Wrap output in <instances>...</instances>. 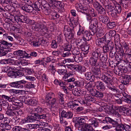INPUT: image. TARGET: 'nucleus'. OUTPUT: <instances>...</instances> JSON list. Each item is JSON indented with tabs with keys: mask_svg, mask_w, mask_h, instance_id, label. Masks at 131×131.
Instances as JSON below:
<instances>
[{
	"mask_svg": "<svg viewBox=\"0 0 131 131\" xmlns=\"http://www.w3.org/2000/svg\"><path fill=\"white\" fill-rule=\"evenodd\" d=\"M73 60L72 59H70L69 58L68 59H65L63 60V63H66L67 64H69V63L70 62H73Z\"/></svg>",
	"mask_w": 131,
	"mask_h": 131,
	"instance_id": "64",
	"label": "nucleus"
},
{
	"mask_svg": "<svg viewBox=\"0 0 131 131\" xmlns=\"http://www.w3.org/2000/svg\"><path fill=\"white\" fill-rule=\"evenodd\" d=\"M102 79L107 85H112L113 80L112 77L109 74H102L101 77Z\"/></svg>",
	"mask_w": 131,
	"mask_h": 131,
	"instance_id": "9",
	"label": "nucleus"
},
{
	"mask_svg": "<svg viewBox=\"0 0 131 131\" xmlns=\"http://www.w3.org/2000/svg\"><path fill=\"white\" fill-rule=\"evenodd\" d=\"M100 58L101 62L105 63L107 59V56L106 54H100Z\"/></svg>",
	"mask_w": 131,
	"mask_h": 131,
	"instance_id": "41",
	"label": "nucleus"
},
{
	"mask_svg": "<svg viewBox=\"0 0 131 131\" xmlns=\"http://www.w3.org/2000/svg\"><path fill=\"white\" fill-rule=\"evenodd\" d=\"M102 3L105 6V9L108 12H111L115 8V5L112 1H109L108 0H104Z\"/></svg>",
	"mask_w": 131,
	"mask_h": 131,
	"instance_id": "6",
	"label": "nucleus"
},
{
	"mask_svg": "<svg viewBox=\"0 0 131 131\" xmlns=\"http://www.w3.org/2000/svg\"><path fill=\"white\" fill-rule=\"evenodd\" d=\"M113 47L112 46L111 49L110 51V55L111 58H113L115 57L116 52L115 48H113Z\"/></svg>",
	"mask_w": 131,
	"mask_h": 131,
	"instance_id": "43",
	"label": "nucleus"
},
{
	"mask_svg": "<svg viewBox=\"0 0 131 131\" xmlns=\"http://www.w3.org/2000/svg\"><path fill=\"white\" fill-rule=\"evenodd\" d=\"M72 48L71 45L67 43L64 44L63 47L64 50L66 51H70Z\"/></svg>",
	"mask_w": 131,
	"mask_h": 131,
	"instance_id": "39",
	"label": "nucleus"
},
{
	"mask_svg": "<svg viewBox=\"0 0 131 131\" xmlns=\"http://www.w3.org/2000/svg\"><path fill=\"white\" fill-rule=\"evenodd\" d=\"M85 78L87 80H90L91 81H93L95 78L94 76L92 75L90 72H88L85 74Z\"/></svg>",
	"mask_w": 131,
	"mask_h": 131,
	"instance_id": "30",
	"label": "nucleus"
},
{
	"mask_svg": "<svg viewBox=\"0 0 131 131\" xmlns=\"http://www.w3.org/2000/svg\"><path fill=\"white\" fill-rule=\"evenodd\" d=\"M107 87L110 90H111L115 93H116L117 91V88L112 86V85H107Z\"/></svg>",
	"mask_w": 131,
	"mask_h": 131,
	"instance_id": "47",
	"label": "nucleus"
},
{
	"mask_svg": "<svg viewBox=\"0 0 131 131\" xmlns=\"http://www.w3.org/2000/svg\"><path fill=\"white\" fill-rule=\"evenodd\" d=\"M32 4H25L21 6V8L24 10L28 12H31L34 10V8L32 6Z\"/></svg>",
	"mask_w": 131,
	"mask_h": 131,
	"instance_id": "16",
	"label": "nucleus"
},
{
	"mask_svg": "<svg viewBox=\"0 0 131 131\" xmlns=\"http://www.w3.org/2000/svg\"><path fill=\"white\" fill-rule=\"evenodd\" d=\"M22 17H23L22 18H23L22 19H23L22 20V23H24L29 24H32L34 23L32 20L29 19L27 17L24 16H23Z\"/></svg>",
	"mask_w": 131,
	"mask_h": 131,
	"instance_id": "35",
	"label": "nucleus"
},
{
	"mask_svg": "<svg viewBox=\"0 0 131 131\" xmlns=\"http://www.w3.org/2000/svg\"><path fill=\"white\" fill-rule=\"evenodd\" d=\"M75 7L78 11L84 14H90L93 17H96L97 15L96 11L92 8H88L86 6L82 5L80 3L77 4Z\"/></svg>",
	"mask_w": 131,
	"mask_h": 131,
	"instance_id": "3",
	"label": "nucleus"
},
{
	"mask_svg": "<svg viewBox=\"0 0 131 131\" xmlns=\"http://www.w3.org/2000/svg\"><path fill=\"white\" fill-rule=\"evenodd\" d=\"M26 82L24 80L12 82L9 84L12 87L18 89H21L23 87V85L25 84Z\"/></svg>",
	"mask_w": 131,
	"mask_h": 131,
	"instance_id": "7",
	"label": "nucleus"
},
{
	"mask_svg": "<svg viewBox=\"0 0 131 131\" xmlns=\"http://www.w3.org/2000/svg\"><path fill=\"white\" fill-rule=\"evenodd\" d=\"M23 16H18L17 15H16L14 17V20L15 21L17 22L18 23L20 24L21 23H22V19L23 18L22 17Z\"/></svg>",
	"mask_w": 131,
	"mask_h": 131,
	"instance_id": "36",
	"label": "nucleus"
},
{
	"mask_svg": "<svg viewBox=\"0 0 131 131\" xmlns=\"http://www.w3.org/2000/svg\"><path fill=\"white\" fill-rule=\"evenodd\" d=\"M85 87L92 94L94 90L95 89L94 88V85L93 83L91 82H89L85 85Z\"/></svg>",
	"mask_w": 131,
	"mask_h": 131,
	"instance_id": "23",
	"label": "nucleus"
},
{
	"mask_svg": "<svg viewBox=\"0 0 131 131\" xmlns=\"http://www.w3.org/2000/svg\"><path fill=\"white\" fill-rule=\"evenodd\" d=\"M8 122H6L7 121L6 119L4 123H1L0 125L1 127L5 128L6 130H10L11 128V126L9 124L10 122V121L9 119H8Z\"/></svg>",
	"mask_w": 131,
	"mask_h": 131,
	"instance_id": "22",
	"label": "nucleus"
},
{
	"mask_svg": "<svg viewBox=\"0 0 131 131\" xmlns=\"http://www.w3.org/2000/svg\"><path fill=\"white\" fill-rule=\"evenodd\" d=\"M2 71L4 72H8L7 75L12 78H18L21 77L24 75L23 72L12 67H5L3 68Z\"/></svg>",
	"mask_w": 131,
	"mask_h": 131,
	"instance_id": "2",
	"label": "nucleus"
},
{
	"mask_svg": "<svg viewBox=\"0 0 131 131\" xmlns=\"http://www.w3.org/2000/svg\"><path fill=\"white\" fill-rule=\"evenodd\" d=\"M123 56L121 55V54L120 53H117L116 54L115 57L116 60L117 61L119 62L122 60L123 58Z\"/></svg>",
	"mask_w": 131,
	"mask_h": 131,
	"instance_id": "60",
	"label": "nucleus"
},
{
	"mask_svg": "<svg viewBox=\"0 0 131 131\" xmlns=\"http://www.w3.org/2000/svg\"><path fill=\"white\" fill-rule=\"evenodd\" d=\"M10 91L14 93V95H20L22 94L23 91L22 90L12 89Z\"/></svg>",
	"mask_w": 131,
	"mask_h": 131,
	"instance_id": "50",
	"label": "nucleus"
},
{
	"mask_svg": "<svg viewBox=\"0 0 131 131\" xmlns=\"http://www.w3.org/2000/svg\"><path fill=\"white\" fill-rule=\"evenodd\" d=\"M84 42V41L81 39L79 41H78L77 44V47L82 49L84 45H85V43Z\"/></svg>",
	"mask_w": 131,
	"mask_h": 131,
	"instance_id": "38",
	"label": "nucleus"
},
{
	"mask_svg": "<svg viewBox=\"0 0 131 131\" xmlns=\"http://www.w3.org/2000/svg\"><path fill=\"white\" fill-rule=\"evenodd\" d=\"M73 32H74V30L73 29H72L71 31H66L63 32L66 37H67L69 39H72L74 38V34L73 33Z\"/></svg>",
	"mask_w": 131,
	"mask_h": 131,
	"instance_id": "25",
	"label": "nucleus"
},
{
	"mask_svg": "<svg viewBox=\"0 0 131 131\" xmlns=\"http://www.w3.org/2000/svg\"><path fill=\"white\" fill-rule=\"evenodd\" d=\"M121 77L123 79L122 83L125 85L128 84L129 82L131 81V75H126L125 74Z\"/></svg>",
	"mask_w": 131,
	"mask_h": 131,
	"instance_id": "15",
	"label": "nucleus"
},
{
	"mask_svg": "<svg viewBox=\"0 0 131 131\" xmlns=\"http://www.w3.org/2000/svg\"><path fill=\"white\" fill-rule=\"evenodd\" d=\"M92 95L94 96L97 97L102 98L103 96V93L102 92L94 90L92 94Z\"/></svg>",
	"mask_w": 131,
	"mask_h": 131,
	"instance_id": "28",
	"label": "nucleus"
},
{
	"mask_svg": "<svg viewBox=\"0 0 131 131\" xmlns=\"http://www.w3.org/2000/svg\"><path fill=\"white\" fill-rule=\"evenodd\" d=\"M92 71L94 74L98 76L100 75L101 77L102 76V75L101 74L100 70L99 68L94 67L92 68Z\"/></svg>",
	"mask_w": 131,
	"mask_h": 131,
	"instance_id": "34",
	"label": "nucleus"
},
{
	"mask_svg": "<svg viewBox=\"0 0 131 131\" xmlns=\"http://www.w3.org/2000/svg\"><path fill=\"white\" fill-rule=\"evenodd\" d=\"M30 110L29 111V113L28 115V116L27 117L28 122H32L35 121H39L40 120L39 118H38L35 115H31L30 114Z\"/></svg>",
	"mask_w": 131,
	"mask_h": 131,
	"instance_id": "19",
	"label": "nucleus"
},
{
	"mask_svg": "<svg viewBox=\"0 0 131 131\" xmlns=\"http://www.w3.org/2000/svg\"><path fill=\"white\" fill-rule=\"evenodd\" d=\"M95 84L97 88L99 90L103 91L105 90V87L103 82L101 81H98L95 82Z\"/></svg>",
	"mask_w": 131,
	"mask_h": 131,
	"instance_id": "18",
	"label": "nucleus"
},
{
	"mask_svg": "<svg viewBox=\"0 0 131 131\" xmlns=\"http://www.w3.org/2000/svg\"><path fill=\"white\" fill-rule=\"evenodd\" d=\"M93 35L92 34L90 31L89 32L85 30L83 33L82 38L83 40L88 41L91 39L92 36Z\"/></svg>",
	"mask_w": 131,
	"mask_h": 131,
	"instance_id": "14",
	"label": "nucleus"
},
{
	"mask_svg": "<svg viewBox=\"0 0 131 131\" xmlns=\"http://www.w3.org/2000/svg\"><path fill=\"white\" fill-rule=\"evenodd\" d=\"M112 46H114V44L111 42L108 43L107 45H104L103 47V51L104 53H107L110 51L111 49Z\"/></svg>",
	"mask_w": 131,
	"mask_h": 131,
	"instance_id": "17",
	"label": "nucleus"
},
{
	"mask_svg": "<svg viewBox=\"0 0 131 131\" xmlns=\"http://www.w3.org/2000/svg\"><path fill=\"white\" fill-rule=\"evenodd\" d=\"M24 102L26 104L32 105L36 104L37 102V101L34 98L30 99L28 97L27 98H26L25 99Z\"/></svg>",
	"mask_w": 131,
	"mask_h": 131,
	"instance_id": "20",
	"label": "nucleus"
},
{
	"mask_svg": "<svg viewBox=\"0 0 131 131\" xmlns=\"http://www.w3.org/2000/svg\"><path fill=\"white\" fill-rule=\"evenodd\" d=\"M4 49L0 48V56L2 57L5 56L8 53L6 50H4Z\"/></svg>",
	"mask_w": 131,
	"mask_h": 131,
	"instance_id": "58",
	"label": "nucleus"
},
{
	"mask_svg": "<svg viewBox=\"0 0 131 131\" xmlns=\"http://www.w3.org/2000/svg\"><path fill=\"white\" fill-rule=\"evenodd\" d=\"M79 120L77 121V125H79L78 127H79L81 126L82 127V126H83L85 124H86V123H85V120L84 118H82L80 117L79 118Z\"/></svg>",
	"mask_w": 131,
	"mask_h": 131,
	"instance_id": "33",
	"label": "nucleus"
},
{
	"mask_svg": "<svg viewBox=\"0 0 131 131\" xmlns=\"http://www.w3.org/2000/svg\"><path fill=\"white\" fill-rule=\"evenodd\" d=\"M90 124L91 126H92L94 127L97 128L99 126V123L96 119L95 118H93L90 119L89 120Z\"/></svg>",
	"mask_w": 131,
	"mask_h": 131,
	"instance_id": "24",
	"label": "nucleus"
},
{
	"mask_svg": "<svg viewBox=\"0 0 131 131\" xmlns=\"http://www.w3.org/2000/svg\"><path fill=\"white\" fill-rule=\"evenodd\" d=\"M73 114L70 111L67 112L63 110L61 112V116L62 117L67 118H71L73 117Z\"/></svg>",
	"mask_w": 131,
	"mask_h": 131,
	"instance_id": "21",
	"label": "nucleus"
},
{
	"mask_svg": "<svg viewBox=\"0 0 131 131\" xmlns=\"http://www.w3.org/2000/svg\"><path fill=\"white\" fill-rule=\"evenodd\" d=\"M10 102H13V104L16 105H19L21 103L20 101L17 99H15V97L12 96Z\"/></svg>",
	"mask_w": 131,
	"mask_h": 131,
	"instance_id": "44",
	"label": "nucleus"
},
{
	"mask_svg": "<svg viewBox=\"0 0 131 131\" xmlns=\"http://www.w3.org/2000/svg\"><path fill=\"white\" fill-rule=\"evenodd\" d=\"M106 42V38L105 36L101 38H99L95 41L96 44L101 47H102L104 45H105Z\"/></svg>",
	"mask_w": 131,
	"mask_h": 131,
	"instance_id": "13",
	"label": "nucleus"
},
{
	"mask_svg": "<svg viewBox=\"0 0 131 131\" xmlns=\"http://www.w3.org/2000/svg\"><path fill=\"white\" fill-rule=\"evenodd\" d=\"M29 109L30 110V113L31 115H36L40 120L45 119L48 116V114L45 113V109L41 107H38L33 109L30 108Z\"/></svg>",
	"mask_w": 131,
	"mask_h": 131,
	"instance_id": "4",
	"label": "nucleus"
},
{
	"mask_svg": "<svg viewBox=\"0 0 131 131\" xmlns=\"http://www.w3.org/2000/svg\"><path fill=\"white\" fill-rule=\"evenodd\" d=\"M51 95L49 94L47 95L45 98V100L47 103H48L52 107L55 111H57L59 110V105L56 99L53 98L51 99Z\"/></svg>",
	"mask_w": 131,
	"mask_h": 131,
	"instance_id": "5",
	"label": "nucleus"
},
{
	"mask_svg": "<svg viewBox=\"0 0 131 131\" xmlns=\"http://www.w3.org/2000/svg\"><path fill=\"white\" fill-rule=\"evenodd\" d=\"M103 122L104 123H111L112 124V126L113 127H116L118 124L117 121L108 117H105V119L103 120Z\"/></svg>",
	"mask_w": 131,
	"mask_h": 131,
	"instance_id": "10",
	"label": "nucleus"
},
{
	"mask_svg": "<svg viewBox=\"0 0 131 131\" xmlns=\"http://www.w3.org/2000/svg\"><path fill=\"white\" fill-rule=\"evenodd\" d=\"M0 97H2L3 99V100H4L6 101H8L10 102L12 96H9L5 94H2L0 95Z\"/></svg>",
	"mask_w": 131,
	"mask_h": 131,
	"instance_id": "42",
	"label": "nucleus"
},
{
	"mask_svg": "<svg viewBox=\"0 0 131 131\" xmlns=\"http://www.w3.org/2000/svg\"><path fill=\"white\" fill-rule=\"evenodd\" d=\"M0 105L2 107L3 109H5L7 108L8 103L7 101L4 100L0 102Z\"/></svg>",
	"mask_w": 131,
	"mask_h": 131,
	"instance_id": "40",
	"label": "nucleus"
},
{
	"mask_svg": "<svg viewBox=\"0 0 131 131\" xmlns=\"http://www.w3.org/2000/svg\"><path fill=\"white\" fill-rule=\"evenodd\" d=\"M90 24H91V25H92L95 26H98V22L97 19L96 18H94L92 19L90 21Z\"/></svg>",
	"mask_w": 131,
	"mask_h": 131,
	"instance_id": "54",
	"label": "nucleus"
},
{
	"mask_svg": "<svg viewBox=\"0 0 131 131\" xmlns=\"http://www.w3.org/2000/svg\"><path fill=\"white\" fill-rule=\"evenodd\" d=\"M98 59L91 57L90 59V62L92 66L97 67L99 65L98 64L99 62L98 61Z\"/></svg>",
	"mask_w": 131,
	"mask_h": 131,
	"instance_id": "32",
	"label": "nucleus"
},
{
	"mask_svg": "<svg viewBox=\"0 0 131 131\" xmlns=\"http://www.w3.org/2000/svg\"><path fill=\"white\" fill-rule=\"evenodd\" d=\"M22 113V111L20 110H17V111L15 112L14 111H12L8 109L6 112V114L8 116L12 117L14 116L20 115Z\"/></svg>",
	"mask_w": 131,
	"mask_h": 131,
	"instance_id": "12",
	"label": "nucleus"
},
{
	"mask_svg": "<svg viewBox=\"0 0 131 131\" xmlns=\"http://www.w3.org/2000/svg\"><path fill=\"white\" fill-rule=\"evenodd\" d=\"M75 61L77 62L81 61L82 60V57L81 54L74 56Z\"/></svg>",
	"mask_w": 131,
	"mask_h": 131,
	"instance_id": "46",
	"label": "nucleus"
},
{
	"mask_svg": "<svg viewBox=\"0 0 131 131\" xmlns=\"http://www.w3.org/2000/svg\"><path fill=\"white\" fill-rule=\"evenodd\" d=\"M85 31V30L83 29L82 27L79 25V29L77 32V35L78 36H80L81 34L83 35V32H84Z\"/></svg>",
	"mask_w": 131,
	"mask_h": 131,
	"instance_id": "55",
	"label": "nucleus"
},
{
	"mask_svg": "<svg viewBox=\"0 0 131 131\" xmlns=\"http://www.w3.org/2000/svg\"><path fill=\"white\" fill-rule=\"evenodd\" d=\"M1 44L2 46L4 47V48H2L3 49H6V48H10L12 45V43H9L3 40H1Z\"/></svg>",
	"mask_w": 131,
	"mask_h": 131,
	"instance_id": "26",
	"label": "nucleus"
},
{
	"mask_svg": "<svg viewBox=\"0 0 131 131\" xmlns=\"http://www.w3.org/2000/svg\"><path fill=\"white\" fill-rule=\"evenodd\" d=\"M99 53V52L96 50L92 53V56L91 57L98 60Z\"/></svg>",
	"mask_w": 131,
	"mask_h": 131,
	"instance_id": "57",
	"label": "nucleus"
},
{
	"mask_svg": "<svg viewBox=\"0 0 131 131\" xmlns=\"http://www.w3.org/2000/svg\"><path fill=\"white\" fill-rule=\"evenodd\" d=\"M40 4L38 2H35V3L34 4V7L38 11H40V9H41L43 10H44V12L45 11V9H42V8H43V7H41L40 6ZM42 6H43L42 5ZM43 7V6H42Z\"/></svg>",
	"mask_w": 131,
	"mask_h": 131,
	"instance_id": "56",
	"label": "nucleus"
},
{
	"mask_svg": "<svg viewBox=\"0 0 131 131\" xmlns=\"http://www.w3.org/2000/svg\"><path fill=\"white\" fill-rule=\"evenodd\" d=\"M115 10L117 12V13H118V14L120 13L121 12L122 7L121 5H117L115 6Z\"/></svg>",
	"mask_w": 131,
	"mask_h": 131,
	"instance_id": "61",
	"label": "nucleus"
},
{
	"mask_svg": "<svg viewBox=\"0 0 131 131\" xmlns=\"http://www.w3.org/2000/svg\"><path fill=\"white\" fill-rule=\"evenodd\" d=\"M28 54L25 51L22 50L20 58H28Z\"/></svg>",
	"mask_w": 131,
	"mask_h": 131,
	"instance_id": "53",
	"label": "nucleus"
},
{
	"mask_svg": "<svg viewBox=\"0 0 131 131\" xmlns=\"http://www.w3.org/2000/svg\"><path fill=\"white\" fill-rule=\"evenodd\" d=\"M124 125L122 124H118L115 130L116 131H123L124 130Z\"/></svg>",
	"mask_w": 131,
	"mask_h": 131,
	"instance_id": "37",
	"label": "nucleus"
},
{
	"mask_svg": "<svg viewBox=\"0 0 131 131\" xmlns=\"http://www.w3.org/2000/svg\"><path fill=\"white\" fill-rule=\"evenodd\" d=\"M14 62L13 59H4L0 61V63L2 64H9V63L13 64Z\"/></svg>",
	"mask_w": 131,
	"mask_h": 131,
	"instance_id": "31",
	"label": "nucleus"
},
{
	"mask_svg": "<svg viewBox=\"0 0 131 131\" xmlns=\"http://www.w3.org/2000/svg\"><path fill=\"white\" fill-rule=\"evenodd\" d=\"M72 52V54L74 56L80 54L79 49L78 47H75L73 49V50Z\"/></svg>",
	"mask_w": 131,
	"mask_h": 131,
	"instance_id": "49",
	"label": "nucleus"
},
{
	"mask_svg": "<svg viewBox=\"0 0 131 131\" xmlns=\"http://www.w3.org/2000/svg\"><path fill=\"white\" fill-rule=\"evenodd\" d=\"M77 71H78L80 73L84 72L85 71V69L84 67L78 65H77Z\"/></svg>",
	"mask_w": 131,
	"mask_h": 131,
	"instance_id": "45",
	"label": "nucleus"
},
{
	"mask_svg": "<svg viewBox=\"0 0 131 131\" xmlns=\"http://www.w3.org/2000/svg\"><path fill=\"white\" fill-rule=\"evenodd\" d=\"M115 73L119 76H123L125 74L124 70L123 69H120L118 67L115 68L114 70Z\"/></svg>",
	"mask_w": 131,
	"mask_h": 131,
	"instance_id": "29",
	"label": "nucleus"
},
{
	"mask_svg": "<svg viewBox=\"0 0 131 131\" xmlns=\"http://www.w3.org/2000/svg\"><path fill=\"white\" fill-rule=\"evenodd\" d=\"M29 128L30 129H37L39 127V125L38 124H29L28 126Z\"/></svg>",
	"mask_w": 131,
	"mask_h": 131,
	"instance_id": "63",
	"label": "nucleus"
},
{
	"mask_svg": "<svg viewBox=\"0 0 131 131\" xmlns=\"http://www.w3.org/2000/svg\"><path fill=\"white\" fill-rule=\"evenodd\" d=\"M49 3H47L44 0L41 2V5L43 6V9H45V13L46 15L50 14L51 12H53L52 9H56L60 8L59 6L61 3L59 1H57L55 0H48Z\"/></svg>",
	"mask_w": 131,
	"mask_h": 131,
	"instance_id": "1",
	"label": "nucleus"
},
{
	"mask_svg": "<svg viewBox=\"0 0 131 131\" xmlns=\"http://www.w3.org/2000/svg\"><path fill=\"white\" fill-rule=\"evenodd\" d=\"M51 47L53 48H57L58 46L57 43L55 40H52L51 44Z\"/></svg>",
	"mask_w": 131,
	"mask_h": 131,
	"instance_id": "62",
	"label": "nucleus"
},
{
	"mask_svg": "<svg viewBox=\"0 0 131 131\" xmlns=\"http://www.w3.org/2000/svg\"><path fill=\"white\" fill-rule=\"evenodd\" d=\"M107 27L110 29H112L115 26V23L114 21H110L107 24Z\"/></svg>",
	"mask_w": 131,
	"mask_h": 131,
	"instance_id": "51",
	"label": "nucleus"
},
{
	"mask_svg": "<svg viewBox=\"0 0 131 131\" xmlns=\"http://www.w3.org/2000/svg\"><path fill=\"white\" fill-rule=\"evenodd\" d=\"M99 18L101 22L106 24L110 21L109 18L106 16L101 15L99 16Z\"/></svg>",
	"mask_w": 131,
	"mask_h": 131,
	"instance_id": "27",
	"label": "nucleus"
},
{
	"mask_svg": "<svg viewBox=\"0 0 131 131\" xmlns=\"http://www.w3.org/2000/svg\"><path fill=\"white\" fill-rule=\"evenodd\" d=\"M52 10L53 12H51L50 14L52 13L51 14V15L52 16L53 19H57L60 16L56 12H54V10Z\"/></svg>",
	"mask_w": 131,
	"mask_h": 131,
	"instance_id": "59",
	"label": "nucleus"
},
{
	"mask_svg": "<svg viewBox=\"0 0 131 131\" xmlns=\"http://www.w3.org/2000/svg\"><path fill=\"white\" fill-rule=\"evenodd\" d=\"M34 85L32 84L31 82L28 83L23 85V87H24L25 88L28 89L33 88L34 87Z\"/></svg>",
	"mask_w": 131,
	"mask_h": 131,
	"instance_id": "48",
	"label": "nucleus"
},
{
	"mask_svg": "<svg viewBox=\"0 0 131 131\" xmlns=\"http://www.w3.org/2000/svg\"><path fill=\"white\" fill-rule=\"evenodd\" d=\"M109 12L110 13V15L112 17L116 18L117 17V15L118 14V13H117V12L115 10V9Z\"/></svg>",
	"mask_w": 131,
	"mask_h": 131,
	"instance_id": "52",
	"label": "nucleus"
},
{
	"mask_svg": "<svg viewBox=\"0 0 131 131\" xmlns=\"http://www.w3.org/2000/svg\"><path fill=\"white\" fill-rule=\"evenodd\" d=\"M98 27V26L91 25L89 27L90 31L91 32L92 34L93 35H94L95 33L97 37H99L102 36L103 35V34L102 32H100L97 31V28Z\"/></svg>",
	"mask_w": 131,
	"mask_h": 131,
	"instance_id": "8",
	"label": "nucleus"
},
{
	"mask_svg": "<svg viewBox=\"0 0 131 131\" xmlns=\"http://www.w3.org/2000/svg\"><path fill=\"white\" fill-rule=\"evenodd\" d=\"M78 130L82 131H94L93 127L90 124L87 123L82 127H79Z\"/></svg>",
	"mask_w": 131,
	"mask_h": 131,
	"instance_id": "11",
	"label": "nucleus"
}]
</instances>
